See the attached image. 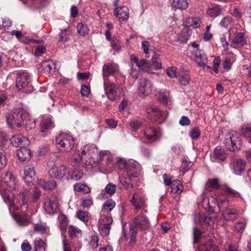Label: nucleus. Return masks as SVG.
<instances>
[{"mask_svg": "<svg viewBox=\"0 0 251 251\" xmlns=\"http://www.w3.org/2000/svg\"><path fill=\"white\" fill-rule=\"evenodd\" d=\"M98 149L95 145H87L81 151V155L76 152L73 155V160L77 167L81 161L88 158L90 160L89 164L90 165L96 164V165L101 170L104 169L105 166H106V169L108 170L110 168L109 165L112 164L113 162L112 155L108 151H102L100 153L99 158L96 160L95 157L98 156Z\"/></svg>", "mask_w": 251, "mask_h": 251, "instance_id": "obj_1", "label": "nucleus"}, {"mask_svg": "<svg viewBox=\"0 0 251 251\" xmlns=\"http://www.w3.org/2000/svg\"><path fill=\"white\" fill-rule=\"evenodd\" d=\"M19 188L18 180L10 172L2 174L0 180V193L4 201L12 204L14 201L15 193Z\"/></svg>", "mask_w": 251, "mask_h": 251, "instance_id": "obj_2", "label": "nucleus"}, {"mask_svg": "<svg viewBox=\"0 0 251 251\" xmlns=\"http://www.w3.org/2000/svg\"><path fill=\"white\" fill-rule=\"evenodd\" d=\"M150 222L145 214L143 213L135 217L129 228L131 244L135 242L137 229L146 230L150 228Z\"/></svg>", "mask_w": 251, "mask_h": 251, "instance_id": "obj_3", "label": "nucleus"}, {"mask_svg": "<svg viewBox=\"0 0 251 251\" xmlns=\"http://www.w3.org/2000/svg\"><path fill=\"white\" fill-rule=\"evenodd\" d=\"M211 202L209 200L204 197L201 201L203 206L206 209L212 213L218 212L221 208H226L228 201L224 196H216V198H211Z\"/></svg>", "mask_w": 251, "mask_h": 251, "instance_id": "obj_4", "label": "nucleus"}, {"mask_svg": "<svg viewBox=\"0 0 251 251\" xmlns=\"http://www.w3.org/2000/svg\"><path fill=\"white\" fill-rule=\"evenodd\" d=\"M28 117V113L22 108H17L8 114L6 117V122L10 128L19 127L24 119Z\"/></svg>", "mask_w": 251, "mask_h": 251, "instance_id": "obj_5", "label": "nucleus"}, {"mask_svg": "<svg viewBox=\"0 0 251 251\" xmlns=\"http://www.w3.org/2000/svg\"><path fill=\"white\" fill-rule=\"evenodd\" d=\"M56 142L59 150L62 152H69L72 150L75 145L73 137L68 134H60L56 139Z\"/></svg>", "mask_w": 251, "mask_h": 251, "instance_id": "obj_6", "label": "nucleus"}, {"mask_svg": "<svg viewBox=\"0 0 251 251\" xmlns=\"http://www.w3.org/2000/svg\"><path fill=\"white\" fill-rule=\"evenodd\" d=\"M47 167L49 169V174L50 177L61 179L68 173L67 168L62 165L57 167L53 160H49L47 162Z\"/></svg>", "mask_w": 251, "mask_h": 251, "instance_id": "obj_7", "label": "nucleus"}, {"mask_svg": "<svg viewBox=\"0 0 251 251\" xmlns=\"http://www.w3.org/2000/svg\"><path fill=\"white\" fill-rule=\"evenodd\" d=\"M225 142L226 146L230 151H235L241 146L239 134L234 131H230L226 135Z\"/></svg>", "mask_w": 251, "mask_h": 251, "instance_id": "obj_8", "label": "nucleus"}, {"mask_svg": "<svg viewBox=\"0 0 251 251\" xmlns=\"http://www.w3.org/2000/svg\"><path fill=\"white\" fill-rule=\"evenodd\" d=\"M104 90L107 98L112 100H116L120 95L122 88L113 83L109 84L103 82Z\"/></svg>", "mask_w": 251, "mask_h": 251, "instance_id": "obj_9", "label": "nucleus"}, {"mask_svg": "<svg viewBox=\"0 0 251 251\" xmlns=\"http://www.w3.org/2000/svg\"><path fill=\"white\" fill-rule=\"evenodd\" d=\"M153 89V84L151 80L145 78L140 79L138 91L141 96H148L152 93Z\"/></svg>", "mask_w": 251, "mask_h": 251, "instance_id": "obj_10", "label": "nucleus"}, {"mask_svg": "<svg viewBox=\"0 0 251 251\" xmlns=\"http://www.w3.org/2000/svg\"><path fill=\"white\" fill-rule=\"evenodd\" d=\"M30 81L29 75L27 72H20L17 74L16 80V87L21 90L26 87Z\"/></svg>", "mask_w": 251, "mask_h": 251, "instance_id": "obj_11", "label": "nucleus"}, {"mask_svg": "<svg viewBox=\"0 0 251 251\" xmlns=\"http://www.w3.org/2000/svg\"><path fill=\"white\" fill-rule=\"evenodd\" d=\"M119 68L117 64L108 63L103 65L102 68L103 82L105 84L108 82V76L113 75L118 71Z\"/></svg>", "mask_w": 251, "mask_h": 251, "instance_id": "obj_12", "label": "nucleus"}, {"mask_svg": "<svg viewBox=\"0 0 251 251\" xmlns=\"http://www.w3.org/2000/svg\"><path fill=\"white\" fill-rule=\"evenodd\" d=\"M141 171V167L140 164L133 160H130L127 162V175L135 177L138 176Z\"/></svg>", "mask_w": 251, "mask_h": 251, "instance_id": "obj_13", "label": "nucleus"}, {"mask_svg": "<svg viewBox=\"0 0 251 251\" xmlns=\"http://www.w3.org/2000/svg\"><path fill=\"white\" fill-rule=\"evenodd\" d=\"M46 211L49 214L56 212L58 208V202L55 197H51L46 199L44 203Z\"/></svg>", "mask_w": 251, "mask_h": 251, "instance_id": "obj_14", "label": "nucleus"}, {"mask_svg": "<svg viewBox=\"0 0 251 251\" xmlns=\"http://www.w3.org/2000/svg\"><path fill=\"white\" fill-rule=\"evenodd\" d=\"M131 202L136 209H144L146 207V200L139 193H136L133 195Z\"/></svg>", "mask_w": 251, "mask_h": 251, "instance_id": "obj_15", "label": "nucleus"}, {"mask_svg": "<svg viewBox=\"0 0 251 251\" xmlns=\"http://www.w3.org/2000/svg\"><path fill=\"white\" fill-rule=\"evenodd\" d=\"M11 144L15 147H19L20 148L26 147L29 144V141L26 137L21 135H15L10 139Z\"/></svg>", "mask_w": 251, "mask_h": 251, "instance_id": "obj_16", "label": "nucleus"}, {"mask_svg": "<svg viewBox=\"0 0 251 251\" xmlns=\"http://www.w3.org/2000/svg\"><path fill=\"white\" fill-rule=\"evenodd\" d=\"M160 132L153 127H149L144 132V137L148 142H152L158 140L160 137Z\"/></svg>", "mask_w": 251, "mask_h": 251, "instance_id": "obj_17", "label": "nucleus"}, {"mask_svg": "<svg viewBox=\"0 0 251 251\" xmlns=\"http://www.w3.org/2000/svg\"><path fill=\"white\" fill-rule=\"evenodd\" d=\"M114 15L117 17L120 21H124L128 19L129 10L126 6H120L115 9Z\"/></svg>", "mask_w": 251, "mask_h": 251, "instance_id": "obj_18", "label": "nucleus"}, {"mask_svg": "<svg viewBox=\"0 0 251 251\" xmlns=\"http://www.w3.org/2000/svg\"><path fill=\"white\" fill-rule=\"evenodd\" d=\"M246 162L241 159H236L232 161L231 168L233 173L237 175H241L245 170Z\"/></svg>", "mask_w": 251, "mask_h": 251, "instance_id": "obj_19", "label": "nucleus"}, {"mask_svg": "<svg viewBox=\"0 0 251 251\" xmlns=\"http://www.w3.org/2000/svg\"><path fill=\"white\" fill-rule=\"evenodd\" d=\"M226 157V154L225 150L220 147H217L215 149L213 153L211 154L210 156L211 160L213 162L223 161L225 160Z\"/></svg>", "mask_w": 251, "mask_h": 251, "instance_id": "obj_20", "label": "nucleus"}, {"mask_svg": "<svg viewBox=\"0 0 251 251\" xmlns=\"http://www.w3.org/2000/svg\"><path fill=\"white\" fill-rule=\"evenodd\" d=\"M195 60L199 66H205L207 62V57L203 51L201 50H193Z\"/></svg>", "mask_w": 251, "mask_h": 251, "instance_id": "obj_21", "label": "nucleus"}, {"mask_svg": "<svg viewBox=\"0 0 251 251\" xmlns=\"http://www.w3.org/2000/svg\"><path fill=\"white\" fill-rule=\"evenodd\" d=\"M17 156L21 162H26L29 161L31 156V152L25 147L20 148L17 151Z\"/></svg>", "mask_w": 251, "mask_h": 251, "instance_id": "obj_22", "label": "nucleus"}, {"mask_svg": "<svg viewBox=\"0 0 251 251\" xmlns=\"http://www.w3.org/2000/svg\"><path fill=\"white\" fill-rule=\"evenodd\" d=\"M40 126L41 132H46L53 128V125L50 118L45 117L41 122Z\"/></svg>", "mask_w": 251, "mask_h": 251, "instance_id": "obj_23", "label": "nucleus"}, {"mask_svg": "<svg viewBox=\"0 0 251 251\" xmlns=\"http://www.w3.org/2000/svg\"><path fill=\"white\" fill-rule=\"evenodd\" d=\"M25 179L26 183L32 182L33 178L35 176L34 168L32 165H27L25 168Z\"/></svg>", "mask_w": 251, "mask_h": 251, "instance_id": "obj_24", "label": "nucleus"}, {"mask_svg": "<svg viewBox=\"0 0 251 251\" xmlns=\"http://www.w3.org/2000/svg\"><path fill=\"white\" fill-rule=\"evenodd\" d=\"M37 184L44 189L49 190H53L57 186L56 182L54 180L47 182L43 179H40L38 180Z\"/></svg>", "mask_w": 251, "mask_h": 251, "instance_id": "obj_25", "label": "nucleus"}, {"mask_svg": "<svg viewBox=\"0 0 251 251\" xmlns=\"http://www.w3.org/2000/svg\"><path fill=\"white\" fill-rule=\"evenodd\" d=\"M245 43V40L244 38V34L242 33L236 34L232 39L231 46L233 48L242 46Z\"/></svg>", "mask_w": 251, "mask_h": 251, "instance_id": "obj_26", "label": "nucleus"}, {"mask_svg": "<svg viewBox=\"0 0 251 251\" xmlns=\"http://www.w3.org/2000/svg\"><path fill=\"white\" fill-rule=\"evenodd\" d=\"M132 176H120L119 177L120 181L122 186H123L126 190L130 191L133 187V179Z\"/></svg>", "mask_w": 251, "mask_h": 251, "instance_id": "obj_27", "label": "nucleus"}, {"mask_svg": "<svg viewBox=\"0 0 251 251\" xmlns=\"http://www.w3.org/2000/svg\"><path fill=\"white\" fill-rule=\"evenodd\" d=\"M220 186L219 180L217 178L209 179L207 183L205 188L203 191V194L209 192L214 189L218 188Z\"/></svg>", "mask_w": 251, "mask_h": 251, "instance_id": "obj_28", "label": "nucleus"}, {"mask_svg": "<svg viewBox=\"0 0 251 251\" xmlns=\"http://www.w3.org/2000/svg\"><path fill=\"white\" fill-rule=\"evenodd\" d=\"M113 220L109 213H104L100 212V218L99 219V225L104 226H110L112 223Z\"/></svg>", "mask_w": 251, "mask_h": 251, "instance_id": "obj_29", "label": "nucleus"}, {"mask_svg": "<svg viewBox=\"0 0 251 251\" xmlns=\"http://www.w3.org/2000/svg\"><path fill=\"white\" fill-rule=\"evenodd\" d=\"M222 189L230 197L235 198L240 197V194L238 192L233 189L226 184L222 185Z\"/></svg>", "mask_w": 251, "mask_h": 251, "instance_id": "obj_30", "label": "nucleus"}, {"mask_svg": "<svg viewBox=\"0 0 251 251\" xmlns=\"http://www.w3.org/2000/svg\"><path fill=\"white\" fill-rule=\"evenodd\" d=\"M68 232L71 238H80L82 236L81 230L78 227L70 226L69 227Z\"/></svg>", "mask_w": 251, "mask_h": 251, "instance_id": "obj_31", "label": "nucleus"}, {"mask_svg": "<svg viewBox=\"0 0 251 251\" xmlns=\"http://www.w3.org/2000/svg\"><path fill=\"white\" fill-rule=\"evenodd\" d=\"M191 34V31L188 27H184L178 36V40L181 42H186Z\"/></svg>", "mask_w": 251, "mask_h": 251, "instance_id": "obj_32", "label": "nucleus"}, {"mask_svg": "<svg viewBox=\"0 0 251 251\" xmlns=\"http://www.w3.org/2000/svg\"><path fill=\"white\" fill-rule=\"evenodd\" d=\"M237 211L234 209H226L224 213L225 218L227 221H232L236 219Z\"/></svg>", "mask_w": 251, "mask_h": 251, "instance_id": "obj_33", "label": "nucleus"}, {"mask_svg": "<svg viewBox=\"0 0 251 251\" xmlns=\"http://www.w3.org/2000/svg\"><path fill=\"white\" fill-rule=\"evenodd\" d=\"M222 13L219 5H215L209 7L207 10V14L211 17H216L220 15Z\"/></svg>", "mask_w": 251, "mask_h": 251, "instance_id": "obj_34", "label": "nucleus"}, {"mask_svg": "<svg viewBox=\"0 0 251 251\" xmlns=\"http://www.w3.org/2000/svg\"><path fill=\"white\" fill-rule=\"evenodd\" d=\"M172 191L176 194H180L183 189V185L179 180H174L171 184Z\"/></svg>", "mask_w": 251, "mask_h": 251, "instance_id": "obj_35", "label": "nucleus"}, {"mask_svg": "<svg viewBox=\"0 0 251 251\" xmlns=\"http://www.w3.org/2000/svg\"><path fill=\"white\" fill-rule=\"evenodd\" d=\"M201 23L200 19L196 17L188 18L185 21V24L187 26H193L194 28L199 27Z\"/></svg>", "mask_w": 251, "mask_h": 251, "instance_id": "obj_36", "label": "nucleus"}, {"mask_svg": "<svg viewBox=\"0 0 251 251\" xmlns=\"http://www.w3.org/2000/svg\"><path fill=\"white\" fill-rule=\"evenodd\" d=\"M74 190L77 192H83L85 194H88L91 190L88 186L83 183H77L74 186Z\"/></svg>", "mask_w": 251, "mask_h": 251, "instance_id": "obj_37", "label": "nucleus"}, {"mask_svg": "<svg viewBox=\"0 0 251 251\" xmlns=\"http://www.w3.org/2000/svg\"><path fill=\"white\" fill-rule=\"evenodd\" d=\"M115 205V202L114 201L111 199L108 200L103 204V209L101 212H103L104 213H107L114 208Z\"/></svg>", "mask_w": 251, "mask_h": 251, "instance_id": "obj_38", "label": "nucleus"}, {"mask_svg": "<svg viewBox=\"0 0 251 251\" xmlns=\"http://www.w3.org/2000/svg\"><path fill=\"white\" fill-rule=\"evenodd\" d=\"M187 0H174L173 6L180 9H186L188 7Z\"/></svg>", "mask_w": 251, "mask_h": 251, "instance_id": "obj_39", "label": "nucleus"}, {"mask_svg": "<svg viewBox=\"0 0 251 251\" xmlns=\"http://www.w3.org/2000/svg\"><path fill=\"white\" fill-rule=\"evenodd\" d=\"M77 30L78 33L82 36H85L89 31L87 25L82 23L78 24Z\"/></svg>", "mask_w": 251, "mask_h": 251, "instance_id": "obj_40", "label": "nucleus"}, {"mask_svg": "<svg viewBox=\"0 0 251 251\" xmlns=\"http://www.w3.org/2000/svg\"><path fill=\"white\" fill-rule=\"evenodd\" d=\"M19 197L22 200L23 205L26 204L29 199V190L28 188H23L19 193Z\"/></svg>", "mask_w": 251, "mask_h": 251, "instance_id": "obj_41", "label": "nucleus"}, {"mask_svg": "<svg viewBox=\"0 0 251 251\" xmlns=\"http://www.w3.org/2000/svg\"><path fill=\"white\" fill-rule=\"evenodd\" d=\"M70 35V32L68 28L61 30V32L59 34V42H66L68 41Z\"/></svg>", "mask_w": 251, "mask_h": 251, "instance_id": "obj_42", "label": "nucleus"}, {"mask_svg": "<svg viewBox=\"0 0 251 251\" xmlns=\"http://www.w3.org/2000/svg\"><path fill=\"white\" fill-rule=\"evenodd\" d=\"M241 132L244 137L250 138V142L251 144V125H248L242 126Z\"/></svg>", "mask_w": 251, "mask_h": 251, "instance_id": "obj_43", "label": "nucleus"}, {"mask_svg": "<svg viewBox=\"0 0 251 251\" xmlns=\"http://www.w3.org/2000/svg\"><path fill=\"white\" fill-rule=\"evenodd\" d=\"M211 218L203 215H199L195 216V222L197 224H202L203 223L210 225Z\"/></svg>", "mask_w": 251, "mask_h": 251, "instance_id": "obj_44", "label": "nucleus"}, {"mask_svg": "<svg viewBox=\"0 0 251 251\" xmlns=\"http://www.w3.org/2000/svg\"><path fill=\"white\" fill-rule=\"evenodd\" d=\"M15 219L21 226H25L29 224V219L25 215H16Z\"/></svg>", "mask_w": 251, "mask_h": 251, "instance_id": "obj_45", "label": "nucleus"}, {"mask_svg": "<svg viewBox=\"0 0 251 251\" xmlns=\"http://www.w3.org/2000/svg\"><path fill=\"white\" fill-rule=\"evenodd\" d=\"M35 251H45V244L40 238H36L34 241Z\"/></svg>", "mask_w": 251, "mask_h": 251, "instance_id": "obj_46", "label": "nucleus"}, {"mask_svg": "<svg viewBox=\"0 0 251 251\" xmlns=\"http://www.w3.org/2000/svg\"><path fill=\"white\" fill-rule=\"evenodd\" d=\"M200 251H220L219 248L216 246L208 244L201 245L199 247Z\"/></svg>", "mask_w": 251, "mask_h": 251, "instance_id": "obj_47", "label": "nucleus"}, {"mask_svg": "<svg viewBox=\"0 0 251 251\" xmlns=\"http://www.w3.org/2000/svg\"><path fill=\"white\" fill-rule=\"evenodd\" d=\"M54 66V62L51 60L44 61L41 64L42 69L49 73L51 72L52 67Z\"/></svg>", "mask_w": 251, "mask_h": 251, "instance_id": "obj_48", "label": "nucleus"}, {"mask_svg": "<svg viewBox=\"0 0 251 251\" xmlns=\"http://www.w3.org/2000/svg\"><path fill=\"white\" fill-rule=\"evenodd\" d=\"M202 232L198 228H193V242L194 244H198L201 240Z\"/></svg>", "mask_w": 251, "mask_h": 251, "instance_id": "obj_49", "label": "nucleus"}, {"mask_svg": "<svg viewBox=\"0 0 251 251\" xmlns=\"http://www.w3.org/2000/svg\"><path fill=\"white\" fill-rule=\"evenodd\" d=\"M169 98L170 96L168 93H161L158 97V100L163 104L166 105L169 101Z\"/></svg>", "mask_w": 251, "mask_h": 251, "instance_id": "obj_50", "label": "nucleus"}, {"mask_svg": "<svg viewBox=\"0 0 251 251\" xmlns=\"http://www.w3.org/2000/svg\"><path fill=\"white\" fill-rule=\"evenodd\" d=\"M25 120V127L26 130H31L35 127V120L30 118L29 116Z\"/></svg>", "mask_w": 251, "mask_h": 251, "instance_id": "obj_51", "label": "nucleus"}, {"mask_svg": "<svg viewBox=\"0 0 251 251\" xmlns=\"http://www.w3.org/2000/svg\"><path fill=\"white\" fill-rule=\"evenodd\" d=\"M233 22V19L230 16H226L220 22V25L227 28L229 25H230Z\"/></svg>", "mask_w": 251, "mask_h": 251, "instance_id": "obj_52", "label": "nucleus"}, {"mask_svg": "<svg viewBox=\"0 0 251 251\" xmlns=\"http://www.w3.org/2000/svg\"><path fill=\"white\" fill-rule=\"evenodd\" d=\"M116 190V187L115 184L112 183L108 184L105 188V192L110 196L114 194Z\"/></svg>", "mask_w": 251, "mask_h": 251, "instance_id": "obj_53", "label": "nucleus"}, {"mask_svg": "<svg viewBox=\"0 0 251 251\" xmlns=\"http://www.w3.org/2000/svg\"><path fill=\"white\" fill-rule=\"evenodd\" d=\"M110 226H104L99 225V231L102 236H107L109 235Z\"/></svg>", "mask_w": 251, "mask_h": 251, "instance_id": "obj_54", "label": "nucleus"}, {"mask_svg": "<svg viewBox=\"0 0 251 251\" xmlns=\"http://www.w3.org/2000/svg\"><path fill=\"white\" fill-rule=\"evenodd\" d=\"M191 79L188 74H183L180 75L178 79L179 82L183 85H187L189 84Z\"/></svg>", "mask_w": 251, "mask_h": 251, "instance_id": "obj_55", "label": "nucleus"}, {"mask_svg": "<svg viewBox=\"0 0 251 251\" xmlns=\"http://www.w3.org/2000/svg\"><path fill=\"white\" fill-rule=\"evenodd\" d=\"M77 216L79 219L84 222H87L89 220L88 213L82 210H79L77 213Z\"/></svg>", "mask_w": 251, "mask_h": 251, "instance_id": "obj_56", "label": "nucleus"}, {"mask_svg": "<svg viewBox=\"0 0 251 251\" xmlns=\"http://www.w3.org/2000/svg\"><path fill=\"white\" fill-rule=\"evenodd\" d=\"M157 107L155 105H149L146 108V112L148 115V117L150 119H152V115L157 110Z\"/></svg>", "mask_w": 251, "mask_h": 251, "instance_id": "obj_57", "label": "nucleus"}, {"mask_svg": "<svg viewBox=\"0 0 251 251\" xmlns=\"http://www.w3.org/2000/svg\"><path fill=\"white\" fill-rule=\"evenodd\" d=\"M93 204L92 197L90 196H87L82 200V206L84 208H88Z\"/></svg>", "mask_w": 251, "mask_h": 251, "instance_id": "obj_58", "label": "nucleus"}, {"mask_svg": "<svg viewBox=\"0 0 251 251\" xmlns=\"http://www.w3.org/2000/svg\"><path fill=\"white\" fill-rule=\"evenodd\" d=\"M177 68L175 67H169L167 70L166 73L167 75L171 77L175 78L177 76Z\"/></svg>", "mask_w": 251, "mask_h": 251, "instance_id": "obj_59", "label": "nucleus"}, {"mask_svg": "<svg viewBox=\"0 0 251 251\" xmlns=\"http://www.w3.org/2000/svg\"><path fill=\"white\" fill-rule=\"evenodd\" d=\"M190 135L193 140L197 139L200 135V131L198 127H194L190 132Z\"/></svg>", "mask_w": 251, "mask_h": 251, "instance_id": "obj_60", "label": "nucleus"}, {"mask_svg": "<svg viewBox=\"0 0 251 251\" xmlns=\"http://www.w3.org/2000/svg\"><path fill=\"white\" fill-rule=\"evenodd\" d=\"M142 124V123L140 121L133 120L129 123V126L131 130L135 131L141 127Z\"/></svg>", "mask_w": 251, "mask_h": 251, "instance_id": "obj_61", "label": "nucleus"}, {"mask_svg": "<svg viewBox=\"0 0 251 251\" xmlns=\"http://www.w3.org/2000/svg\"><path fill=\"white\" fill-rule=\"evenodd\" d=\"M245 226V223L242 221H238L235 224L234 228L236 231L238 232H242L244 231Z\"/></svg>", "mask_w": 251, "mask_h": 251, "instance_id": "obj_62", "label": "nucleus"}, {"mask_svg": "<svg viewBox=\"0 0 251 251\" xmlns=\"http://www.w3.org/2000/svg\"><path fill=\"white\" fill-rule=\"evenodd\" d=\"M190 164V162L187 161L185 158L183 159L182 164L180 167V171L182 172L183 174H184L189 170V165Z\"/></svg>", "mask_w": 251, "mask_h": 251, "instance_id": "obj_63", "label": "nucleus"}, {"mask_svg": "<svg viewBox=\"0 0 251 251\" xmlns=\"http://www.w3.org/2000/svg\"><path fill=\"white\" fill-rule=\"evenodd\" d=\"M81 94L83 97H88L90 94V87L88 85H83L81 88Z\"/></svg>", "mask_w": 251, "mask_h": 251, "instance_id": "obj_64", "label": "nucleus"}]
</instances>
